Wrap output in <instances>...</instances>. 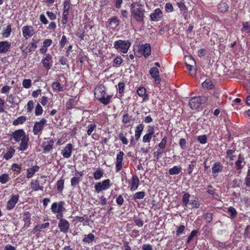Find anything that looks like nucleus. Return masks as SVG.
I'll use <instances>...</instances> for the list:
<instances>
[{
  "mask_svg": "<svg viewBox=\"0 0 250 250\" xmlns=\"http://www.w3.org/2000/svg\"><path fill=\"white\" fill-rule=\"evenodd\" d=\"M11 137L14 140L20 143V146L18 148L19 151H24L27 149L28 147L29 137L26 134V133L22 129L15 130L11 135Z\"/></svg>",
  "mask_w": 250,
  "mask_h": 250,
  "instance_id": "f257e3e1",
  "label": "nucleus"
},
{
  "mask_svg": "<svg viewBox=\"0 0 250 250\" xmlns=\"http://www.w3.org/2000/svg\"><path fill=\"white\" fill-rule=\"evenodd\" d=\"M140 1H136L131 4L130 11L133 19L139 23H144L145 6L140 3Z\"/></svg>",
  "mask_w": 250,
  "mask_h": 250,
  "instance_id": "f03ea898",
  "label": "nucleus"
},
{
  "mask_svg": "<svg viewBox=\"0 0 250 250\" xmlns=\"http://www.w3.org/2000/svg\"><path fill=\"white\" fill-rule=\"evenodd\" d=\"M94 97L104 105L108 104L112 98V95H106V87L102 84H98L95 88Z\"/></svg>",
  "mask_w": 250,
  "mask_h": 250,
  "instance_id": "7ed1b4c3",
  "label": "nucleus"
},
{
  "mask_svg": "<svg viewBox=\"0 0 250 250\" xmlns=\"http://www.w3.org/2000/svg\"><path fill=\"white\" fill-rule=\"evenodd\" d=\"M65 205V203L63 201H61L59 202H54L52 204L50 210L53 214H56L57 218L63 217V212L66 211Z\"/></svg>",
  "mask_w": 250,
  "mask_h": 250,
  "instance_id": "20e7f679",
  "label": "nucleus"
},
{
  "mask_svg": "<svg viewBox=\"0 0 250 250\" xmlns=\"http://www.w3.org/2000/svg\"><path fill=\"white\" fill-rule=\"evenodd\" d=\"M208 99V97L204 95L194 97L189 100L188 104L192 109H196L206 103Z\"/></svg>",
  "mask_w": 250,
  "mask_h": 250,
  "instance_id": "39448f33",
  "label": "nucleus"
},
{
  "mask_svg": "<svg viewBox=\"0 0 250 250\" xmlns=\"http://www.w3.org/2000/svg\"><path fill=\"white\" fill-rule=\"evenodd\" d=\"M131 44L128 40H119L114 42V47L120 52L125 54L128 52Z\"/></svg>",
  "mask_w": 250,
  "mask_h": 250,
  "instance_id": "423d86ee",
  "label": "nucleus"
},
{
  "mask_svg": "<svg viewBox=\"0 0 250 250\" xmlns=\"http://www.w3.org/2000/svg\"><path fill=\"white\" fill-rule=\"evenodd\" d=\"M54 141L52 138L50 137L44 138L41 144V147L43 149V153L44 154L50 152L53 148Z\"/></svg>",
  "mask_w": 250,
  "mask_h": 250,
  "instance_id": "0eeeda50",
  "label": "nucleus"
},
{
  "mask_svg": "<svg viewBox=\"0 0 250 250\" xmlns=\"http://www.w3.org/2000/svg\"><path fill=\"white\" fill-rule=\"evenodd\" d=\"M111 186V183L109 179H105L101 182L96 183L94 186L95 192L97 193H99L103 190L108 189Z\"/></svg>",
  "mask_w": 250,
  "mask_h": 250,
  "instance_id": "6e6552de",
  "label": "nucleus"
},
{
  "mask_svg": "<svg viewBox=\"0 0 250 250\" xmlns=\"http://www.w3.org/2000/svg\"><path fill=\"white\" fill-rule=\"evenodd\" d=\"M46 123L47 120L45 118H42L40 121L35 122L33 128L34 135H40Z\"/></svg>",
  "mask_w": 250,
  "mask_h": 250,
  "instance_id": "1a4fd4ad",
  "label": "nucleus"
},
{
  "mask_svg": "<svg viewBox=\"0 0 250 250\" xmlns=\"http://www.w3.org/2000/svg\"><path fill=\"white\" fill-rule=\"evenodd\" d=\"M41 62L43 64L44 68L48 71L52 66L53 61L52 55L49 53L44 54Z\"/></svg>",
  "mask_w": 250,
  "mask_h": 250,
  "instance_id": "9d476101",
  "label": "nucleus"
},
{
  "mask_svg": "<svg viewBox=\"0 0 250 250\" xmlns=\"http://www.w3.org/2000/svg\"><path fill=\"white\" fill-rule=\"evenodd\" d=\"M58 219V228L60 231L64 233H67L68 232L70 228V224L69 222L65 219L63 218V217L57 218Z\"/></svg>",
  "mask_w": 250,
  "mask_h": 250,
  "instance_id": "9b49d317",
  "label": "nucleus"
},
{
  "mask_svg": "<svg viewBox=\"0 0 250 250\" xmlns=\"http://www.w3.org/2000/svg\"><path fill=\"white\" fill-rule=\"evenodd\" d=\"M212 245L218 250H227L232 246L231 243L229 241L223 242L218 240H214L212 243Z\"/></svg>",
  "mask_w": 250,
  "mask_h": 250,
  "instance_id": "f8f14e48",
  "label": "nucleus"
},
{
  "mask_svg": "<svg viewBox=\"0 0 250 250\" xmlns=\"http://www.w3.org/2000/svg\"><path fill=\"white\" fill-rule=\"evenodd\" d=\"M246 164L244 155L242 153L238 154L237 159L235 162V167L236 170L241 172Z\"/></svg>",
  "mask_w": 250,
  "mask_h": 250,
  "instance_id": "ddd939ff",
  "label": "nucleus"
},
{
  "mask_svg": "<svg viewBox=\"0 0 250 250\" xmlns=\"http://www.w3.org/2000/svg\"><path fill=\"white\" fill-rule=\"evenodd\" d=\"M21 30L22 36L26 40H28L35 34L33 27L31 25L23 26Z\"/></svg>",
  "mask_w": 250,
  "mask_h": 250,
  "instance_id": "4468645a",
  "label": "nucleus"
},
{
  "mask_svg": "<svg viewBox=\"0 0 250 250\" xmlns=\"http://www.w3.org/2000/svg\"><path fill=\"white\" fill-rule=\"evenodd\" d=\"M40 42V39L34 37L32 39L31 42L27 45L26 47L27 53H32L38 47V45Z\"/></svg>",
  "mask_w": 250,
  "mask_h": 250,
  "instance_id": "2eb2a0df",
  "label": "nucleus"
},
{
  "mask_svg": "<svg viewBox=\"0 0 250 250\" xmlns=\"http://www.w3.org/2000/svg\"><path fill=\"white\" fill-rule=\"evenodd\" d=\"M149 73L152 78L154 79L155 83L157 84H160L161 82V78L159 74V71L157 67H153L150 68Z\"/></svg>",
  "mask_w": 250,
  "mask_h": 250,
  "instance_id": "dca6fc26",
  "label": "nucleus"
},
{
  "mask_svg": "<svg viewBox=\"0 0 250 250\" xmlns=\"http://www.w3.org/2000/svg\"><path fill=\"white\" fill-rule=\"evenodd\" d=\"M125 154L122 151H119L116 156V161L115 164L116 172H119L123 167V161Z\"/></svg>",
  "mask_w": 250,
  "mask_h": 250,
  "instance_id": "f3484780",
  "label": "nucleus"
},
{
  "mask_svg": "<svg viewBox=\"0 0 250 250\" xmlns=\"http://www.w3.org/2000/svg\"><path fill=\"white\" fill-rule=\"evenodd\" d=\"M19 195H12L7 202L6 209L8 210H11L13 209L16 204L19 201Z\"/></svg>",
  "mask_w": 250,
  "mask_h": 250,
  "instance_id": "a211bd4d",
  "label": "nucleus"
},
{
  "mask_svg": "<svg viewBox=\"0 0 250 250\" xmlns=\"http://www.w3.org/2000/svg\"><path fill=\"white\" fill-rule=\"evenodd\" d=\"M73 145L71 143L66 144L65 146L61 150V154L64 158H69L72 155Z\"/></svg>",
  "mask_w": 250,
  "mask_h": 250,
  "instance_id": "6ab92c4d",
  "label": "nucleus"
},
{
  "mask_svg": "<svg viewBox=\"0 0 250 250\" xmlns=\"http://www.w3.org/2000/svg\"><path fill=\"white\" fill-rule=\"evenodd\" d=\"M74 177H72L70 180L71 186L75 188L79 185L81 181L82 177L83 176V171H76L75 173Z\"/></svg>",
  "mask_w": 250,
  "mask_h": 250,
  "instance_id": "aec40b11",
  "label": "nucleus"
},
{
  "mask_svg": "<svg viewBox=\"0 0 250 250\" xmlns=\"http://www.w3.org/2000/svg\"><path fill=\"white\" fill-rule=\"evenodd\" d=\"M163 17V13L160 8H156L150 15V20L153 21H158Z\"/></svg>",
  "mask_w": 250,
  "mask_h": 250,
  "instance_id": "412c9836",
  "label": "nucleus"
},
{
  "mask_svg": "<svg viewBox=\"0 0 250 250\" xmlns=\"http://www.w3.org/2000/svg\"><path fill=\"white\" fill-rule=\"evenodd\" d=\"M140 181L136 175H132L130 182V190L132 191L136 190L139 186Z\"/></svg>",
  "mask_w": 250,
  "mask_h": 250,
  "instance_id": "4be33fe9",
  "label": "nucleus"
},
{
  "mask_svg": "<svg viewBox=\"0 0 250 250\" xmlns=\"http://www.w3.org/2000/svg\"><path fill=\"white\" fill-rule=\"evenodd\" d=\"M11 43L7 41L0 42V53H5L10 51Z\"/></svg>",
  "mask_w": 250,
  "mask_h": 250,
  "instance_id": "5701e85b",
  "label": "nucleus"
},
{
  "mask_svg": "<svg viewBox=\"0 0 250 250\" xmlns=\"http://www.w3.org/2000/svg\"><path fill=\"white\" fill-rule=\"evenodd\" d=\"M52 42L53 41L51 39H46L44 40L43 45L40 49V53L42 54H45L48 50V47L52 44Z\"/></svg>",
  "mask_w": 250,
  "mask_h": 250,
  "instance_id": "b1692460",
  "label": "nucleus"
},
{
  "mask_svg": "<svg viewBox=\"0 0 250 250\" xmlns=\"http://www.w3.org/2000/svg\"><path fill=\"white\" fill-rule=\"evenodd\" d=\"M95 236L92 233L85 234L82 239V242L84 244H88L89 246H92L93 242L95 241Z\"/></svg>",
  "mask_w": 250,
  "mask_h": 250,
  "instance_id": "393cba45",
  "label": "nucleus"
},
{
  "mask_svg": "<svg viewBox=\"0 0 250 250\" xmlns=\"http://www.w3.org/2000/svg\"><path fill=\"white\" fill-rule=\"evenodd\" d=\"M22 220L24 222L23 228L27 229L31 224V213L29 211H25L22 214Z\"/></svg>",
  "mask_w": 250,
  "mask_h": 250,
  "instance_id": "a878e982",
  "label": "nucleus"
},
{
  "mask_svg": "<svg viewBox=\"0 0 250 250\" xmlns=\"http://www.w3.org/2000/svg\"><path fill=\"white\" fill-rule=\"evenodd\" d=\"M141 52L146 58H147L151 54L150 45L148 43L142 45L141 48Z\"/></svg>",
  "mask_w": 250,
  "mask_h": 250,
  "instance_id": "bb28decb",
  "label": "nucleus"
},
{
  "mask_svg": "<svg viewBox=\"0 0 250 250\" xmlns=\"http://www.w3.org/2000/svg\"><path fill=\"white\" fill-rule=\"evenodd\" d=\"M65 180L62 177L58 180L56 183V190L58 194H62L64 188Z\"/></svg>",
  "mask_w": 250,
  "mask_h": 250,
  "instance_id": "cd10ccee",
  "label": "nucleus"
},
{
  "mask_svg": "<svg viewBox=\"0 0 250 250\" xmlns=\"http://www.w3.org/2000/svg\"><path fill=\"white\" fill-rule=\"evenodd\" d=\"M212 173L213 174L221 172L223 169V166L220 162L214 163L212 167Z\"/></svg>",
  "mask_w": 250,
  "mask_h": 250,
  "instance_id": "c85d7f7f",
  "label": "nucleus"
},
{
  "mask_svg": "<svg viewBox=\"0 0 250 250\" xmlns=\"http://www.w3.org/2000/svg\"><path fill=\"white\" fill-rule=\"evenodd\" d=\"M31 188L32 191H37L38 190H43V187L42 185H40L39 182L38 180H32L31 181Z\"/></svg>",
  "mask_w": 250,
  "mask_h": 250,
  "instance_id": "c756f323",
  "label": "nucleus"
},
{
  "mask_svg": "<svg viewBox=\"0 0 250 250\" xmlns=\"http://www.w3.org/2000/svg\"><path fill=\"white\" fill-rule=\"evenodd\" d=\"M144 128V125L143 124H140L136 127L134 137L136 141L140 139Z\"/></svg>",
  "mask_w": 250,
  "mask_h": 250,
  "instance_id": "7c9ffc66",
  "label": "nucleus"
},
{
  "mask_svg": "<svg viewBox=\"0 0 250 250\" xmlns=\"http://www.w3.org/2000/svg\"><path fill=\"white\" fill-rule=\"evenodd\" d=\"M87 27V25H85L83 29L82 28H79L76 32V35L80 39L81 41L83 40L84 37L87 35L85 31V29Z\"/></svg>",
  "mask_w": 250,
  "mask_h": 250,
  "instance_id": "2f4dec72",
  "label": "nucleus"
},
{
  "mask_svg": "<svg viewBox=\"0 0 250 250\" xmlns=\"http://www.w3.org/2000/svg\"><path fill=\"white\" fill-rule=\"evenodd\" d=\"M40 167L38 165H35L31 168L27 169L26 177L28 178L32 177L35 173L39 170Z\"/></svg>",
  "mask_w": 250,
  "mask_h": 250,
  "instance_id": "473e14b6",
  "label": "nucleus"
},
{
  "mask_svg": "<svg viewBox=\"0 0 250 250\" xmlns=\"http://www.w3.org/2000/svg\"><path fill=\"white\" fill-rule=\"evenodd\" d=\"M51 87L54 91L62 92L64 91L63 86L58 82H53L51 84Z\"/></svg>",
  "mask_w": 250,
  "mask_h": 250,
  "instance_id": "72a5a7b5",
  "label": "nucleus"
},
{
  "mask_svg": "<svg viewBox=\"0 0 250 250\" xmlns=\"http://www.w3.org/2000/svg\"><path fill=\"white\" fill-rule=\"evenodd\" d=\"M184 193L182 198V205L184 208H188V205L190 202L189 199L191 196L188 192Z\"/></svg>",
  "mask_w": 250,
  "mask_h": 250,
  "instance_id": "f704fd0d",
  "label": "nucleus"
},
{
  "mask_svg": "<svg viewBox=\"0 0 250 250\" xmlns=\"http://www.w3.org/2000/svg\"><path fill=\"white\" fill-rule=\"evenodd\" d=\"M91 123L88 125L87 128V134L88 136L92 135L93 138H94V136L95 134H92L93 132L96 129V125L93 122H91Z\"/></svg>",
  "mask_w": 250,
  "mask_h": 250,
  "instance_id": "c9c22d12",
  "label": "nucleus"
},
{
  "mask_svg": "<svg viewBox=\"0 0 250 250\" xmlns=\"http://www.w3.org/2000/svg\"><path fill=\"white\" fill-rule=\"evenodd\" d=\"M229 7L228 4L226 2L222 1L217 5L218 11L222 13L228 11Z\"/></svg>",
  "mask_w": 250,
  "mask_h": 250,
  "instance_id": "e433bc0d",
  "label": "nucleus"
},
{
  "mask_svg": "<svg viewBox=\"0 0 250 250\" xmlns=\"http://www.w3.org/2000/svg\"><path fill=\"white\" fill-rule=\"evenodd\" d=\"M77 104V102L74 99H69L66 103L65 108L66 110H69L73 109Z\"/></svg>",
  "mask_w": 250,
  "mask_h": 250,
  "instance_id": "4c0bfd02",
  "label": "nucleus"
},
{
  "mask_svg": "<svg viewBox=\"0 0 250 250\" xmlns=\"http://www.w3.org/2000/svg\"><path fill=\"white\" fill-rule=\"evenodd\" d=\"M146 195L145 191H138L135 193L132 196V200L136 201L137 200L143 199Z\"/></svg>",
  "mask_w": 250,
  "mask_h": 250,
  "instance_id": "58836bf2",
  "label": "nucleus"
},
{
  "mask_svg": "<svg viewBox=\"0 0 250 250\" xmlns=\"http://www.w3.org/2000/svg\"><path fill=\"white\" fill-rule=\"evenodd\" d=\"M127 133L123 132H120L118 135V139L121 141L123 144L127 145L128 144V140L127 137Z\"/></svg>",
  "mask_w": 250,
  "mask_h": 250,
  "instance_id": "ea45409f",
  "label": "nucleus"
},
{
  "mask_svg": "<svg viewBox=\"0 0 250 250\" xmlns=\"http://www.w3.org/2000/svg\"><path fill=\"white\" fill-rule=\"evenodd\" d=\"M188 205L190 206V207H189V208L191 209L193 208H199L200 205L198 199L196 197H195L194 199H191L190 200Z\"/></svg>",
  "mask_w": 250,
  "mask_h": 250,
  "instance_id": "a19ab883",
  "label": "nucleus"
},
{
  "mask_svg": "<svg viewBox=\"0 0 250 250\" xmlns=\"http://www.w3.org/2000/svg\"><path fill=\"white\" fill-rule=\"evenodd\" d=\"M182 168L180 167L174 166L168 170V173L170 175H177L181 172Z\"/></svg>",
  "mask_w": 250,
  "mask_h": 250,
  "instance_id": "79ce46f5",
  "label": "nucleus"
},
{
  "mask_svg": "<svg viewBox=\"0 0 250 250\" xmlns=\"http://www.w3.org/2000/svg\"><path fill=\"white\" fill-rule=\"evenodd\" d=\"M27 120L26 117L21 116L17 118L13 121L12 124L14 125H19L23 124Z\"/></svg>",
  "mask_w": 250,
  "mask_h": 250,
  "instance_id": "37998d69",
  "label": "nucleus"
},
{
  "mask_svg": "<svg viewBox=\"0 0 250 250\" xmlns=\"http://www.w3.org/2000/svg\"><path fill=\"white\" fill-rule=\"evenodd\" d=\"M202 86L204 88H205L207 89H213L214 86L212 83L211 81L209 79H206L203 83Z\"/></svg>",
  "mask_w": 250,
  "mask_h": 250,
  "instance_id": "c03bdc74",
  "label": "nucleus"
},
{
  "mask_svg": "<svg viewBox=\"0 0 250 250\" xmlns=\"http://www.w3.org/2000/svg\"><path fill=\"white\" fill-rule=\"evenodd\" d=\"M15 152V150L13 148L10 147L8 151L4 154L3 158L6 160L11 159L13 157Z\"/></svg>",
  "mask_w": 250,
  "mask_h": 250,
  "instance_id": "a18cd8bd",
  "label": "nucleus"
},
{
  "mask_svg": "<svg viewBox=\"0 0 250 250\" xmlns=\"http://www.w3.org/2000/svg\"><path fill=\"white\" fill-rule=\"evenodd\" d=\"M137 93L139 96L144 97V99L146 97L148 98V95L146 94V89L143 86H140L137 90Z\"/></svg>",
  "mask_w": 250,
  "mask_h": 250,
  "instance_id": "49530a36",
  "label": "nucleus"
},
{
  "mask_svg": "<svg viewBox=\"0 0 250 250\" xmlns=\"http://www.w3.org/2000/svg\"><path fill=\"white\" fill-rule=\"evenodd\" d=\"M11 169L14 172L15 174L18 175L21 172V165L14 163L11 165Z\"/></svg>",
  "mask_w": 250,
  "mask_h": 250,
  "instance_id": "de8ad7c7",
  "label": "nucleus"
},
{
  "mask_svg": "<svg viewBox=\"0 0 250 250\" xmlns=\"http://www.w3.org/2000/svg\"><path fill=\"white\" fill-rule=\"evenodd\" d=\"M8 98L9 103L11 104V107L15 108L16 106L19 105V103L15 101L16 97L14 95L11 94L8 96Z\"/></svg>",
  "mask_w": 250,
  "mask_h": 250,
  "instance_id": "09e8293b",
  "label": "nucleus"
},
{
  "mask_svg": "<svg viewBox=\"0 0 250 250\" xmlns=\"http://www.w3.org/2000/svg\"><path fill=\"white\" fill-rule=\"evenodd\" d=\"M104 174V170L101 168H98L93 173L94 178L95 180H99L103 177Z\"/></svg>",
  "mask_w": 250,
  "mask_h": 250,
  "instance_id": "8fccbe9b",
  "label": "nucleus"
},
{
  "mask_svg": "<svg viewBox=\"0 0 250 250\" xmlns=\"http://www.w3.org/2000/svg\"><path fill=\"white\" fill-rule=\"evenodd\" d=\"M235 150L236 149L235 148L227 150L226 152V158H229L230 160L232 161L235 157L234 153Z\"/></svg>",
  "mask_w": 250,
  "mask_h": 250,
  "instance_id": "3c124183",
  "label": "nucleus"
},
{
  "mask_svg": "<svg viewBox=\"0 0 250 250\" xmlns=\"http://www.w3.org/2000/svg\"><path fill=\"white\" fill-rule=\"evenodd\" d=\"M11 24H9L7 25L6 29H5L2 34V37L4 38H8L11 32Z\"/></svg>",
  "mask_w": 250,
  "mask_h": 250,
  "instance_id": "603ef678",
  "label": "nucleus"
},
{
  "mask_svg": "<svg viewBox=\"0 0 250 250\" xmlns=\"http://www.w3.org/2000/svg\"><path fill=\"white\" fill-rule=\"evenodd\" d=\"M242 30L245 31L247 33H250V20L247 21H243L242 22Z\"/></svg>",
  "mask_w": 250,
  "mask_h": 250,
  "instance_id": "864d4df0",
  "label": "nucleus"
},
{
  "mask_svg": "<svg viewBox=\"0 0 250 250\" xmlns=\"http://www.w3.org/2000/svg\"><path fill=\"white\" fill-rule=\"evenodd\" d=\"M228 212L229 213L230 218L231 219H234L237 215L236 210L232 207H229L228 208Z\"/></svg>",
  "mask_w": 250,
  "mask_h": 250,
  "instance_id": "5fc2aeb1",
  "label": "nucleus"
},
{
  "mask_svg": "<svg viewBox=\"0 0 250 250\" xmlns=\"http://www.w3.org/2000/svg\"><path fill=\"white\" fill-rule=\"evenodd\" d=\"M9 176L7 173H3L0 175V183L4 184L8 182L10 179Z\"/></svg>",
  "mask_w": 250,
  "mask_h": 250,
  "instance_id": "6e6d98bb",
  "label": "nucleus"
},
{
  "mask_svg": "<svg viewBox=\"0 0 250 250\" xmlns=\"http://www.w3.org/2000/svg\"><path fill=\"white\" fill-rule=\"evenodd\" d=\"M164 151L163 149L160 148H159L157 151H154L153 153V155L155 160L158 161L160 158H161L162 156V154L164 153Z\"/></svg>",
  "mask_w": 250,
  "mask_h": 250,
  "instance_id": "4d7b16f0",
  "label": "nucleus"
},
{
  "mask_svg": "<svg viewBox=\"0 0 250 250\" xmlns=\"http://www.w3.org/2000/svg\"><path fill=\"white\" fill-rule=\"evenodd\" d=\"M109 24L113 25V28H116L119 24V20L116 17H112L109 21Z\"/></svg>",
  "mask_w": 250,
  "mask_h": 250,
  "instance_id": "13d9d810",
  "label": "nucleus"
},
{
  "mask_svg": "<svg viewBox=\"0 0 250 250\" xmlns=\"http://www.w3.org/2000/svg\"><path fill=\"white\" fill-rule=\"evenodd\" d=\"M74 220L79 222H83L85 221L86 223H87L89 222V219L87 215H84L83 216H75Z\"/></svg>",
  "mask_w": 250,
  "mask_h": 250,
  "instance_id": "bf43d9fd",
  "label": "nucleus"
},
{
  "mask_svg": "<svg viewBox=\"0 0 250 250\" xmlns=\"http://www.w3.org/2000/svg\"><path fill=\"white\" fill-rule=\"evenodd\" d=\"M207 192L210 195L214 196L216 194V189L212 185H209L207 186Z\"/></svg>",
  "mask_w": 250,
  "mask_h": 250,
  "instance_id": "052dcab7",
  "label": "nucleus"
},
{
  "mask_svg": "<svg viewBox=\"0 0 250 250\" xmlns=\"http://www.w3.org/2000/svg\"><path fill=\"white\" fill-rule=\"evenodd\" d=\"M132 116L126 113L123 116L122 123L124 124H127L130 122Z\"/></svg>",
  "mask_w": 250,
  "mask_h": 250,
  "instance_id": "680f3d73",
  "label": "nucleus"
},
{
  "mask_svg": "<svg viewBox=\"0 0 250 250\" xmlns=\"http://www.w3.org/2000/svg\"><path fill=\"white\" fill-rule=\"evenodd\" d=\"M34 103L33 100H30L26 104V111L27 113H30L34 108Z\"/></svg>",
  "mask_w": 250,
  "mask_h": 250,
  "instance_id": "e2e57ef3",
  "label": "nucleus"
},
{
  "mask_svg": "<svg viewBox=\"0 0 250 250\" xmlns=\"http://www.w3.org/2000/svg\"><path fill=\"white\" fill-rule=\"evenodd\" d=\"M196 161L195 160H192L191 163L188 165V174L190 175L195 167Z\"/></svg>",
  "mask_w": 250,
  "mask_h": 250,
  "instance_id": "0e129e2a",
  "label": "nucleus"
},
{
  "mask_svg": "<svg viewBox=\"0 0 250 250\" xmlns=\"http://www.w3.org/2000/svg\"><path fill=\"white\" fill-rule=\"evenodd\" d=\"M22 86L26 88H29L32 85V81L30 79H24L22 82Z\"/></svg>",
  "mask_w": 250,
  "mask_h": 250,
  "instance_id": "69168bd1",
  "label": "nucleus"
},
{
  "mask_svg": "<svg viewBox=\"0 0 250 250\" xmlns=\"http://www.w3.org/2000/svg\"><path fill=\"white\" fill-rule=\"evenodd\" d=\"M197 141L201 144H205L207 142V136L206 135H199L197 137Z\"/></svg>",
  "mask_w": 250,
  "mask_h": 250,
  "instance_id": "338daca9",
  "label": "nucleus"
},
{
  "mask_svg": "<svg viewBox=\"0 0 250 250\" xmlns=\"http://www.w3.org/2000/svg\"><path fill=\"white\" fill-rule=\"evenodd\" d=\"M125 88V83L124 82H119L118 84L117 90L118 92L123 94L124 93Z\"/></svg>",
  "mask_w": 250,
  "mask_h": 250,
  "instance_id": "774afa93",
  "label": "nucleus"
}]
</instances>
